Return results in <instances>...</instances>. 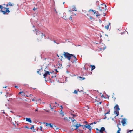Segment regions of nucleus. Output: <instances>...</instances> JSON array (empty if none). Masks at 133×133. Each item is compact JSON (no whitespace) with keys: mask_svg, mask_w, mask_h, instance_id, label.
<instances>
[{"mask_svg":"<svg viewBox=\"0 0 133 133\" xmlns=\"http://www.w3.org/2000/svg\"><path fill=\"white\" fill-rule=\"evenodd\" d=\"M0 9H1L0 12L2 13L4 15L5 14H8L10 12L9 8L3 7V5H0Z\"/></svg>","mask_w":133,"mask_h":133,"instance_id":"nucleus-1","label":"nucleus"},{"mask_svg":"<svg viewBox=\"0 0 133 133\" xmlns=\"http://www.w3.org/2000/svg\"><path fill=\"white\" fill-rule=\"evenodd\" d=\"M72 122L73 123V124L74 127H76V128L75 129H71L72 131H74V130L77 129L79 127L81 126V125L80 124H76V120H75L73 118H71ZM82 126H83V125H81Z\"/></svg>","mask_w":133,"mask_h":133,"instance_id":"nucleus-2","label":"nucleus"},{"mask_svg":"<svg viewBox=\"0 0 133 133\" xmlns=\"http://www.w3.org/2000/svg\"><path fill=\"white\" fill-rule=\"evenodd\" d=\"M63 55H64L66 59H67L69 61L70 60L71 56H73L72 54H71L66 52H64Z\"/></svg>","mask_w":133,"mask_h":133,"instance_id":"nucleus-3","label":"nucleus"},{"mask_svg":"<svg viewBox=\"0 0 133 133\" xmlns=\"http://www.w3.org/2000/svg\"><path fill=\"white\" fill-rule=\"evenodd\" d=\"M36 35L37 34V33L41 34V35H38V36L37 39L38 41H41L42 38L45 36V34H43V33H41L39 31H37L36 32Z\"/></svg>","mask_w":133,"mask_h":133,"instance_id":"nucleus-4","label":"nucleus"},{"mask_svg":"<svg viewBox=\"0 0 133 133\" xmlns=\"http://www.w3.org/2000/svg\"><path fill=\"white\" fill-rule=\"evenodd\" d=\"M70 60H71V61L73 63H76L77 59L76 57L74 56L73 55V56H71V58Z\"/></svg>","mask_w":133,"mask_h":133,"instance_id":"nucleus-5","label":"nucleus"},{"mask_svg":"<svg viewBox=\"0 0 133 133\" xmlns=\"http://www.w3.org/2000/svg\"><path fill=\"white\" fill-rule=\"evenodd\" d=\"M99 47L101 50H104L106 48L105 44L102 43H100L99 44Z\"/></svg>","mask_w":133,"mask_h":133,"instance_id":"nucleus-6","label":"nucleus"},{"mask_svg":"<svg viewBox=\"0 0 133 133\" xmlns=\"http://www.w3.org/2000/svg\"><path fill=\"white\" fill-rule=\"evenodd\" d=\"M44 71L45 72V73L43 74V76H44V78H45V77H46L48 75H50V73L48 71H46V68L44 69Z\"/></svg>","mask_w":133,"mask_h":133,"instance_id":"nucleus-7","label":"nucleus"},{"mask_svg":"<svg viewBox=\"0 0 133 133\" xmlns=\"http://www.w3.org/2000/svg\"><path fill=\"white\" fill-rule=\"evenodd\" d=\"M77 10L76 7L75 6H73L72 7V9H71L70 10H69V11L70 12L74 11H77Z\"/></svg>","mask_w":133,"mask_h":133,"instance_id":"nucleus-8","label":"nucleus"},{"mask_svg":"<svg viewBox=\"0 0 133 133\" xmlns=\"http://www.w3.org/2000/svg\"><path fill=\"white\" fill-rule=\"evenodd\" d=\"M121 123L122 124V125L123 126L125 125V124L126 123V119L125 118L123 119Z\"/></svg>","mask_w":133,"mask_h":133,"instance_id":"nucleus-9","label":"nucleus"},{"mask_svg":"<svg viewBox=\"0 0 133 133\" xmlns=\"http://www.w3.org/2000/svg\"><path fill=\"white\" fill-rule=\"evenodd\" d=\"M100 6H102L103 9L104 10H106L107 9V8H106V5L104 4H101L100 5Z\"/></svg>","mask_w":133,"mask_h":133,"instance_id":"nucleus-10","label":"nucleus"},{"mask_svg":"<svg viewBox=\"0 0 133 133\" xmlns=\"http://www.w3.org/2000/svg\"><path fill=\"white\" fill-rule=\"evenodd\" d=\"M90 125H84V127L86 128H87L88 129H89L90 130V132L91 131V128H90L91 127V126H90Z\"/></svg>","mask_w":133,"mask_h":133,"instance_id":"nucleus-11","label":"nucleus"},{"mask_svg":"<svg viewBox=\"0 0 133 133\" xmlns=\"http://www.w3.org/2000/svg\"><path fill=\"white\" fill-rule=\"evenodd\" d=\"M105 129L103 127H102L99 130V131L101 133H103V131H105Z\"/></svg>","mask_w":133,"mask_h":133,"instance_id":"nucleus-12","label":"nucleus"},{"mask_svg":"<svg viewBox=\"0 0 133 133\" xmlns=\"http://www.w3.org/2000/svg\"><path fill=\"white\" fill-rule=\"evenodd\" d=\"M114 108L115 109H116V110L118 111L120 110L119 107L117 104L116 106L114 107Z\"/></svg>","mask_w":133,"mask_h":133,"instance_id":"nucleus-13","label":"nucleus"},{"mask_svg":"<svg viewBox=\"0 0 133 133\" xmlns=\"http://www.w3.org/2000/svg\"><path fill=\"white\" fill-rule=\"evenodd\" d=\"M14 4H13L12 3L10 2H9L6 5V7H8L9 6H12L14 5Z\"/></svg>","mask_w":133,"mask_h":133,"instance_id":"nucleus-14","label":"nucleus"},{"mask_svg":"<svg viewBox=\"0 0 133 133\" xmlns=\"http://www.w3.org/2000/svg\"><path fill=\"white\" fill-rule=\"evenodd\" d=\"M110 23H109V24L107 25H106L105 26V28L107 29H108L109 28V26H110Z\"/></svg>","mask_w":133,"mask_h":133,"instance_id":"nucleus-15","label":"nucleus"},{"mask_svg":"<svg viewBox=\"0 0 133 133\" xmlns=\"http://www.w3.org/2000/svg\"><path fill=\"white\" fill-rule=\"evenodd\" d=\"M114 113L116 115V116H118L119 114L118 111L117 110L115 111L114 112Z\"/></svg>","mask_w":133,"mask_h":133,"instance_id":"nucleus-16","label":"nucleus"},{"mask_svg":"<svg viewBox=\"0 0 133 133\" xmlns=\"http://www.w3.org/2000/svg\"><path fill=\"white\" fill-rule=\"evenodd\" d=\"M26 121L29 122L30 123H31L32 122V121L30 118H26Z\"/></svg>","mask_w":133,"mask_h":133,"instance_id":"nucleus-17","label":"nucleus"},{"mask_svg":"<svg viewBox=\"0 0 133 133\" xmlns=\"http://www.w3.org/2000/svg\"><path fill=\"white\" fill-rule=\"evenodd\" d=\"M42 67H41L40 69H38L37 70H38L37 71V73L39 74L40 75H41L40 73V71L41 70H42Z\"/></svg>","mask_w":133,"mask_h":133,"instance_id":"nucleus-18","label":"nucleus"},{"mask_svg":"<svg viewBox=\"0 0 133 133\" xmlns=\"http://www.w3.org/2000/svg\"><path fill=\"white\" fill-rule=\"evenodd\" d=\"M98 9L100 10V11H102L103 8H102V6H101L100 5H98Z\"/></svg>","mask_w":133,"mask_h":133,"instance_id":"nucleus-19","label":"nucleus"},{"mask_svg":"<svg viewBox=\"0 0 133 133\" xmlns=\"http://www.w3.org/2000/svg\"><path fill=\"white\" fill-rule=\"evenodd\" d=\"M119 125L118 124L117 126L118 128V129L117 131V132L116 133H120V131H121V128L119 127Z\"/></svg>","mask_w":133,"mask_h":133,"instance_id":"nucleus-20","label":"nucleus"},{"mask_svg":"<svg viewBox=\"0 0 133 133\" xmlns=\"http://www.w3.org/2000/svg\"><path fill=\"white\" fill-rule=\"evenodd\" d=\"M91 11H92L93 12L94 14H95V13H96V12H97L95 11L94 10H92L91 9H90L89 10H88L89 12H90Z\"/></svg>","mask_w":133,"mask_h":133,"instance_id":"nucleus-21","label":"nucleus"},{"mask_svg":"<svg viewBox=\"0 0 133 133\" xmlns=\"http://www.w3.org/2000/svg\"><path fill=\"white\" fill-rule=\"evenodd\" d=\"M90 66L91 67V70H93L94 69L95 67L94 65H91Z\"/></svg>","mask_w":133,"mask_h":133,"instance_id":"nucleus-22","label":"nucleus"},{"mask_svg":"<svg viewBox=\"0 0 133 133\" xmlns=\"http://www.w3.org/2000/svg\"><path fill=\"white\" fill-rule=\"evenodd\" d=\"M89 15V14H86V15H87V16H88L89 17V18H90V19H93V20L94 19L92 17H91Z\"/></svg>","mask_w":133,"mask_h":133,"instance_id":"nucleus-23","label":"nucleus"},{"mask_svg":"<svg viewBox=\"0 0 133 133\" xmlns=\"http://www.w3.org/2000/svg\"><path fill=\"white\" fill-rule=\"evenodd\" d=\"M99 122V121H95L94 122H92L90 124V125H91L93 124H96L98 122Z\"/></svg>","mask_w":133,"mask_h":133,"instance_id":"nucleus-24","label":"nucleus"},{"mask_svg":"<svg viewBox=\"0 0 133 133\" xmlns=\"http://www.w3.org/2000/svg\"><path fill=\"white\" fill-rule=\"evenodd\" d=\"M65 20H66L67 19V18L66 17V15H65L64 16H63L62 17Z\"/></svg>","mask_w":133,"mask_h":133,"instance_id":"nucleus-25","label":"nucleus"},{"mask_svg":"<svg viewBox=\"0 0 133 133\" xmlns=\"http://www.w3.org/2000/svg\"><path fill=\"white\" fill-rule=\"evenodd\" d=\"M96 17H98V16H100V14H99L98 12V11H97L96 13Z\"/></svg>","mask_w":133,"mask_h":133,"instance_id":"nucleus-26","label":"nucleus"},{"mask_svg":"<svg viewBox=\"0 0 133 133\" xmlns=\"http://www.w3.org/2000/svg\"><path fill=\"white\" fill-rule=\"evenodd\" d=\"M64 120L65 121H68V118L67 117H65L63 118Z\"/></svg>","mask_w":133,"mask_h":133,"instance_id":"nucleus-27","label":"nucleus"},{"mask_svg":"<svg viewBox=\"0 0 133 133\" xmlns=\"http://www.w3.org/2000/svg\"><path fill=\"white\" fill-rule=\"evenodd\" d=\"M21 93H22V95H24L25 93L24 92H23V91L19 93V94H20Z\"/></svg>","mask_w":133,"mask_h":133,"instance_id":"nucleus-28","label":"nucleus"},{"mask_svg":"<svg viewBox=\"0 0 133 133\" xmlns=\"http://www.w3.org/2000/svg\"><path fill=\"white\" fill-rule=\"evenodd\" d=\"M79 77L80 79L81 80H84L85 79V78L84 77Z\"/></svg>","mask_w":133,"mask_h":133,"instance_id":"nucleus-29","label":"nucleus"},{"mask_svg":"<svg viewBox=\"0 0 133 133\" xmlns=\"http://www.w3.org/2000/svg\"><path fill=\"white\" fill-rule=\"evenodd\" d=\"M49 125L51 128L53 127V125L52 124L49 123Z\"/></svg>","mask_w":133,"mask_h":133,"instance_id":"nucleus-30","label":"nucleus"},{"mask_svg":"<svg viewBox=\"0 0 133 133\" xmlns=\"http://www.w3.org/2000/svg\"><path fill=\"white\" fill-rule=\"evenodd\" d=\"M54 11L56 14H57L59 12V11H58L55 8H54Z\"/></svg>","mask_w":133,"mask_h":133,"instance_id":"nucleus-31","label":"nucleus"},{"mask_svg":"<svg viewBox=\"0 0 133 133\" xmlns=\"http://www.w3.org/2000/svg\"><path fill=\"white\" fill-rule=\"evenodd\" d=\"M52 128L54 129H57L58 128H57V127L55 125H54V126H53V127Z\"/></svg>","mask_w":133,"mask_h":133,"instance_id":"nucleus-32","label":"nucleus"},{"mask_svg":"<svg viewBox=\"0 0 133 133\" xmlns=\"http://www.w3.org/2000/svg\"><path fill=\"white\" fill-rule=\"evenodd\" d=\"M63 112L62 111V110H61L60 114L61 115H62V116H64V114H63Z\"/></svg>","mask_w":133,"mask_h":133,"instance_id":"nucleus-33","label":"nucleus"},{"mask_svg":"<svg viewBox=\"0 0 133 133\" xmlns=\"http://www.w3.org/2000/svg\"><path fill=\"white\" fill-rule=\"evenodd\" d=\"M74 93L75 94H77V90H75L74 91Z\"/></svg>","mask_w":133,"mask_h":133,"instance_id":"nucleus-34","label":"nucleus"},{"mask_svg":"<svg viewBox=\"0 0 133 133\" xmlns=\"http://www.w3.org/2000/svg\"><path fill=\"white\" fill-rule=\"evenodd\" d=\"M45 124H46V126H48L49 125V123H45Z\"/></svg>","mask_w":133,"mask_h":133,"instance_id":"nucleus-35","label":"nucleus"},{"mask_svg":"<svg viewBox=\"0 0 133 133\" xmlns=\"http://www.w3.org/2000/svg\"><path fill=\"white\" fill-rule=\"evenodd\" d=\"M133 131V130H130L129 131H127V133H129V132H131V131Z\"/></svg>","mask_w":133,"mask_h":133,"instance_id":"nucleus-36","label":"nucleus"},{"mask_svg":"<svg viewBox=\"0 0 133 133\" xmlns=\"http://www.w3.org/2000/svg\"><path fill=\"white\" fill-rule=\"evenodd\" d=\"M72 15H71V16H70V18H69V19L70 20H72Z\"/></svg>","mask_w":133,"mask_h":133,"instance_id":"nucleus-37","label":"nucleus"},{"mask_svg":"<svg viewBox=\"0 0 133 133\" xmlns=\"http://www.w3.org/2000/svg\"><path fill=\"white\" fill-rule=\"evenodd\" d=\"M36 9H37V8H36L35 7H34V8L33 9V10L34 11Z\"/></svg>","mask_w":133,"mask_h":133,"instance_id":"nucleus-38","label":"nucleus"},{"mask_svg":"<svg viewBox=\"0 0 133 133\" xmlns=\"http://www.w3.org/2000/svg\"><path fill=\"white\" fill-rule=\"evenodd\" d=\"M109 112H110V111H109L108 112H107L105 114V116H106V115L107 114H109Z\"/></svg>","mask_w":133,"mask_h":133,"instance_id":"nucleus-39","label":"nucleus"},{"mask_svg":"<svg viewBox=\"0 0 133 133\" xmlns=\"http://www.w3.org/2000/svg\"><path fill=\"white\" fill-rule=\"evenodd\" d=\"M40 130L41 131H42V127L41 126H40Z\"/></svg>","mask_w":133,"mask_h":133,"instance_id":"nucleus-40","label":"nucleus"},{"mask_svg":"<svg viewBox=\"0 0 133 133\" xmlns=\"http://www.w3.org/2000/svg\"><path fill=\"white\" fill-rule=\"evenodd\" d=\"M34 128V125H33L32 126H31V128H30V129H32V128Z\"/></svg>","mask_w":133,"mask_h":133,"instance_id":"nucleus-41","label":"nucleus"},{"mask_svg":"<svg viewBox=\"0 0 133 133\" xmlns=\"http://www.w3.org/2000/svg\"><path fill=\"white\" fill-rule=\"evenodd\" d=\"M15 87L17 88H19L17 86H15Z\"/></svg>","mask_w":133,"mask_h":133,"instance_id":"nucleus-42","label":"nucleus"},{"mask_svg":"<svg viewBox=\"0 0 133 133\" xmlns=\"http://www.w3.org/2000/svg\"><path fill=\"white\" fill-rule=\"evenodd\" d=\"M96 130L97 131H99V130H99V129H98L97 128H96Z\"/></svg>","mask_w":133,"mask_h":133,"instance_id":"nucleus-43","label":"nucleus"},{"mask_svg":"<svg viewBox=\"0 0 133 133\" xmlns=\"http://www.w3.org/2000/svg\"><path fill=\"white\" fill-rule=\"evenodd\" d=\"M54 77H56V75H54V76H52V77L53 78Z\"/></svg>","mask_w":133,"mask_h":133,"instance_id":"nucleus-44","label":"nucleus"},{"mask_svg":"<svg viewBox=\"0 0 133 133\" xmlns=\"http://www.w3.org/2000/svg\"><path fill=\"white\" fill-rule=\"evenodd\" d=\"M60 107L61 108V109L62 110L63 109V108L62 106V105H61L60 106Z\"/></svg>","mask_w":133,"mask_h":133,"instance_id":"nucleus-45","label":"nucleus"},{"mask_svg":"<svg viewBox=\"0 0 133 133\" xmlns=\"http://www.w3.org/2000/svg\"><path fill=\"white\" fill-rule=\"evenodd\" d=\"M33 131L34 132H35V130L34 129H33Z\"/></svg>","mask_w":133,"mask_h":133,"instance_id":"nucleus-46","label":"nucleus"},{"mask_svg":"<svg viewBox=\"0 0 133 133\" xmlns=\"http://www.w3.org/2000/svg\"><path fill=\"white\" fill-rule=\"evenodd\" d=\"M49 105H50V107L51 108V109H53V108H51V104H50Z\"/></svg>","mask_w":133,"mask_h":133,"instance_id":"nucleus-47","label":"nucleus"},{"mask_svg":"<svg viewBox=\"0 0 133 133\" xmlns=\"http://www.w3.org/2000/svg\"><path fill=\"white\" fill-rule=\"evenodd\" d=\"M72 115L73 116L75 117L76 116L75 114H72Z\"/></svg>","mask_w":133,"mask_h":133,"instance_id":"nucleus-48","label":"nucleus"},{"mask_svg":"<svg viewBox=\"0 0 133 133\" xmlns=\"http://www.w3.org/2000/svg\"><path fill=\"white\" fill-rule=\"evenodd\" d=\"M7 87V86H5V87H3V88H6Z\"/></svg>","mask_w":133,"mask_h":133,"instance_id":"nucleus-49","label":"nucleus"},{"mask_svg":"<svg viewBox=\"0 0 133 133\" xmlns=\"http://www.w3.org/2000/svg\"><path fill=\"white\" fill-rule=\"evenodd\" d=\"M100 132V131H97L96 132V133H99Z\"/></svg>","mask_w":133,"mask_h":133,"instance_id":"nucleus-50","label":"nucleus"},{"mask_svg":"<svg viewBox=\"0 0 133 133\" xmlns=\"http://www.w3.org/2000/svg\"><path fill=\"white\" fill-rule=\"evenodd\" d=\"M25 127V128H27L28 129H29V127H28L27 126H26V127Z\"/></svg>","mask_w":133,"mask_h":133,"instance_id":"nucleus-51","label":"nucleus"},{"mask_svg":"<svg viewBox=\"0 0 133 133\" xmlns=\"http://www.w3.org/2000/svg\"><path fill=\"white\" fill-rule=\"evenodd\" d=\"M38 111V110L37 109H35V111Z\"/></svg>","mask_w":133,"mask_h":133,"instance_id":"nucleus-52","label":"nucleus"},{"mask_svg":"<svg viewBox=\"0 0 133 133\" xmlns=\"http://www.w3.org/2000/svg\"><path fill=\"white\" fill-rule=\"evenodd\" d=\"M54 43H56V42L55 40H54Z\"/></svg>","mask_w":133,"mask_h":133,"instance_id":"nucleus-53","label":"nucleus"},{"mask_svg":"<svg viewBox=\"0 0 133 133\" xmlns=\"http://www.w3.org/2000/svg\"><path fill=\"white\" fill-rule=\"evenodd\" d=\"M32 101H35V99H32Z\"/></svg>","mask_w":133,"mask_h":133,"instance_id":"nucleus-54","label":"nucleus"},{"mask_svg":"<svg viewBox=\"0 0 133 133\" xmlns=\"http://www.w3.org/2000/svg\"><path fill=\"white\" fill-rule=\"evenodd\" d=\"M55 103L56 104H57L56 102H55Z\"/></svg>","mask_w":133,"mask_h":133,"instance_id":"nucleus-55","label":"nucleus"},{"mask_svg":"<svg viewBox=\"0 0 133 133\" xmlns=\"http://www.w3.org/2000/svg\"><path fill=\"white\" fill-rule=\"evenodd\" d=\"M33 89H34H34H36V88H33Z\"/></svg>","mask_w":133,"mask_h":133,"instance_id":"nucleus-56","label":"nucleus"},{"mask_svg":"<svg viewBox=\"0 0 133 133\" xmlns=\"http://www.w3.org/2000/svg\"><path fill=\"white\" fill-rule=\"evenodd\" d=\"M6 5H6L5 4H3L2 5Z\"/></svg>","mask_w":133,"mask_h":133,"instance_id":"nucleus-57","label":"nucleus"},{"mask_svg":"<svg viewBox=\"0 0 133 133\" xmlns=\"http://www.w3.org/2000/svg\"><path fill=\"white\" fill-rule=\"evenodd\" d=\"M101 103H102V102H100L99 103L100 104Z\"/></svg>","mask_w":133,"mask_h":133,"instance_id":"nucleus-58","label":"nucleus"},{"mask_svg":"<svg viewBox=\"0 0 133 133\" xmlns=\"http://www.w3.org/2000/svg\"><path fill=\"white\" fill-rule=\"evenodd\" d=\"M74 14L75 15H76V14Z\"/></svg>","mask_w":133,"mask_h":133,"instance_id":"nucleus-59","label":"nucleus"},{"mask_svg":"<svg viewBox=\"0 0 133 133\" xmlns=\"http://www.w3.org/2000/svg\"><path fill=\"white\" fill-rule=\"evenodd\" d=\"M80 46V45H77V46Z\"/></svg>","mask_w":133,"mask_h":133,"instance_id":"nucleus-60","label":"nucleus"},{"mask_svg":"<svg viewBox=\"0 0 133 133\" xmlns=\"http://www.w3.org/2000/svg\"><path fill=\"white\" fill-rule=\"evenodd\" d=\"M46 68V70H47V68L46 69V68Z\"/></svg>","mask_w":133,"mask_h":133,"instance_id":"nucleus-61","label":"nucleus"},{"mask_svg":"<svg viewBox=\"0 0 133 133\" xmlns=\"http://www.w3.org/2000/svg\"><path fill=\"white\" fill-rule=\"evenodd\" d=\"M30 95L31 96V95H32V94H30Z\"/></svg>","mask_w":133,"mask_h":133,"instance_id":"nucleus-62","label":"nucleus"},{"mask_svg":"<svg viewBox=\"0 0 133 133\" xmlns=\"http://www.w3.org/2000/svg\"><path fill=\"white\" fill-rule=\"evenodd\" d=\"M57 104L58 105V106L59 105V104L58 103Z\"/></svg>","mask_w":133,"mask_h":133,"instance_id":"nucleus-63","label":"nucleus"},{"mask_svg":"<svg viewBox=\"0 0 133 133\" xmlns=\"http://www.w3.org/2000/svg\"><path fill=\"white\" fill-rule=\"evenodd\" d=\"M64 3H65V2H64L63 3V4H64Z\"/></svg>","mask_w":133,"mask_h":133,"instance_id":"nucleus-64","label":"nucleus"}]
</instances>
